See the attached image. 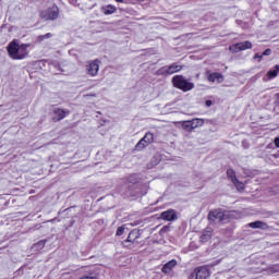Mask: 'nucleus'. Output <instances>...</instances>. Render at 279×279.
I'll use <instances>...</instances> for the list:
<instances>
[{
  "label": "nucleus",
  "instance_id": "obj_29",
  "mask_svg": "<svg viewBox=\"0 0 279 279\" xmlns=\"http://www.w3.org/2000/svg\"><path fill=\"white\" fill-rule=\"evenodd\" d=\"M126 195L130 196V197H134L135 195H141V193L129 191V192L126 193Z\"/></svg>",
  "mask_w": 279,
  "mask_h": 279
},
{
  "label": "nucleus",
  "instance_id": "obj_19",
  "mask_svg": "<svg viewBox=\"0 0 279 279\" xmlns=\"http://www.w3.org/2000/svg\"><path fill=\"white\" fill-rule=\"evenodd\" d=\"M129 184H138L141 182V177L138 174H131L128 177Z\"/></svg>",
  "mask_w": 279,
  "mask_h": 279
},
{
  "label": "nucleus",
  "instance_id": "obj_2",
  "mask_svg": "<svg viewBox=\"0 0 279 279\" xmlns=\"http://www.w3.org/2000/svg\"><path fill=\"white\" fill-rule=\"evenodd\" d=\"M172 84L174 88H179L183 93H189V90H193L195 88V84L189 82L183 75H174L172 77Z\"/></svg>",
  "mask_w": 279,
  "mask_h": 279
},
{
  "label": "nucleus",
  "instance_id": "obj_4",
  "mask_svg": "<svg viewBox=\"0 0 279 279\" xmlns=\"http://www.w3.org/2000/svg\"><path fill=\"white\" fill-rule=\"evenodd\" d=\"M59 16L60 8H58V5L56 4L40 12V17L44 19L45 21H57Z\"/></svg>",
  "mask_w": 279,
  "mask_h": 279
},
{
  "label": "nucleus",
  "instance_id": "obj_12",
  "mask_svg": "<svg viewBox=\"0 0 279 279\" xmlns=\"http://www.w3.org/2000/svg\"><path fill=\"white\" fill-rule=\"evenodd\" d=\"M160 218L163 219V221H175L178 219V215L175 214V210L168 209L161 213Z\"/></svg>",
  "mask_w": 279,
  "mask_h": 279
},
{
  "label": "nucleus",
  "instance_id": "obj_14",
  "mask_svg": "<svg viewBox=\"0 0 279 279\" xmlns=\"http://www.w3.org/2000/svg\"><path fill=\"white\" fill-rule=\"evenodd\" d=\"M213 239V228L207 227L204 231L203 234L201 235V242L202 243H208Z\"/></svg>",
  "mask_w": 279,
  "mask_h": 279
},
{
  "label": "nucleus",
  "instance_id": "obj_20",
  "mask_svg": "<svg viewBox=\"0 0 279 279\" xmlns=\"http://www.w3.org/2000/svg\"><path fill=\"white\" fill-rule=\"evenodd\" d=\"M232 184H234V186L238 191L245 190V184H243V182L239 181V179H236V178H232Z\"/></svg>",
  "mask_w": 279,
  "mask_h": 279
},
{
  "label": "nucleus",
  "instance_id": "obj_36",
  "mask_svg": "<svg viewBox=\"0 0 279 279\" xmlns=\"http://www.w3.org/2000/svg\"><path fill=\"white\" fill-rule=\"evenodd\" d=\"M116 1H118V3H123V0H116Z\"/></svg>",
  "mask_w": 279,
  "mask_h": 279
},
{
  "label": "nucleus",
  "instance_id": "obj_10",
  "mask_svg": "<svg viewBox=\"0 0 279 279\" xmlns=\"http://www.w3.org/2000/svg\"><path fill=\"white\" fill-rule=\"evenodd\" d=\"M101 61H99L98 59L94 60V61H89L87 64V73L88 75H90L92 77L97 76V74L99 73V64Z\"/></svg>",
  "mask_w": 279,
  "mask_h": 279
},
{
  "label": "nucleus",
  "instance_id": "obj_37",
  "mask_svg": "<svg viewBox=\"0 0 279 279\" xmlns=\"http://www.w3.org/2000/svg\"><path fill=\"white\" fill-rule=\"evenodd\" d=\"M138 1H145V0H138Z\"/></svg>",
  "mask_w": 279,
  "mask_h": 279
},
{
  "label": "nucleus",
  "instance_id": "obj_32",
  "mask_svg": "<svg viewBox=\"0 0 279 279\" xmlns=\"http://www.w3.org/2000/svg\"><path fill=\"white\" fill-rule=\"evenodd\" d=\"M254 59H255V60L258 59V62H260V60H263V54L256 53V54L254 56Z\"/></svg>",
  "mask_w": 279,
  "mask_h": 279
},
{
  "label": "nucleus",
  "instance_id": "obj_24",
  "mask_svg": "<svg viewBox=\"0 0 279 279\" xmlns=\"http://www.w3.org/2000/svg\"><path fill=\"white\" fill-rule=\"evenodd\" d=\"M49 38H53V34L47 33L46 35H39L37 37V43H43V40H47Z\"/></svg>",
  "mask_w": 279,
  "mask_h": 279
},
{
  "label": "nucleus",
  "instance_id": "obj_13",
  "mask_svg": "<svg viewBox=\"0 0 279 279\" xmlns=\"http://www.w3.org/2000/svg\"><path fill=\"white\" fill-rule=\"evenodd\" d=\"M195 274L196 279H206L210 277V270L205 266L196 268Z\"/></svg>",
  "mask_w": 279,
  "mask_h": 279
},
{
  "label": "nucleus",
  "instance_id": "obj_8",
  "mask_svg": "<svg viewBox=\"0 0 279 279\" xmlns=\"http://www.w3.org/2000/svg\"><path fill=\"white\" fill-rule=\"evenodd\" d=\"M81 279H99V268L95 266L86 267Z\"/></svg>",
  "mask_w": 279,
  "mask_h": 279
},
{
  "label": "nucleus",
  "instance_id": "obj_30",
  "mask_svg": "<svg viewBox=\"0 0 279 279\" xmlns=\"http://www.w3.org/2000/svg\"><path fill=\"white\" fill-rule=\"evenodd\" d=\"M262 56H271V49L267 48Z\"/></svg>",
  "mask_w": 279,
  "mask_h": 279
},
{
  "label": "nucleus",
  "instance_id": "obj_33",
  "mask_svg": "<svg viewBox=\"0 0 279 279\" xmlns=\"http://www.w3.org/2000/svg\"><path fill=\"white\" fill-rule=\"evenodd\" d=\"M205 106H207V108H210V106H213V100H206Z\"/></svg>",
  "mask_w": 279,
  "mask_h": 279
},
{
  "label": "nucleus",
  "instance_id": "obj_27",
  "mask_svg": "<svg viewBox=\"0 0 279 279\" xmlns=\"http://www.w3.org/2000/svg\"><path fill=\"white\" fill-rule=\"evenodd\" d=\"M125 233V227H119L117 232H116V236H123V234Z\"/></svg>",
  "mask_w": 279,
  "mask_h": 279
},
{
  "label": "nucleus",
  "instance_id": "obj_35",
  "mask_svg": "<svg viewBox=\"0 0 279 279\" xmlns=\"http://www.w3.org/2000/svg\"><path fill=\"white\" fill-rule=\"evenodd\" d=\"M276 104H279V93L276 94V100H275Z\"/></svg>",
  "mask_w": 279,
  "mask_h": 279
},
{
  "label": "nucleus",
  "instance_id": "obj_11",
  "mask_svg": "<svg viewBox=\"0 0 279 279\" xmlns=\"http://www.w3.org/2000/svg\"><path fill=\"white\" fill-rule=\"evenodd\" d=\"M52 113L54 114V117H52V121L58 122L62 121V119H65V117L69 114V111L61 108H54Z\"/></svg>",
  "mask_w": 279,
  "mask_h": 279
},
{
  "label": "nucleus",
  "instance_id": "obj_31",
  "mask_svg": "<svg viewBox=\"0 0 279 279\" xmlns=\"http://www.w3.org/2000/svg\"><path fill=\"white\" fill-rule=\"evenodd\" d=\"M161 233L169 232V226H165L160 230Z\"/></svg>",
  "mask_w": 279,
  "mask_h": 279
},
{
  "label": "nucleus",
  "instance_id": "obj_17",
  "mask_svg": "<svg viewBox=\"0 0 279 279\" xmlns=\"http://www.w3.org/2000/svg\"><path fill=\"white\" fill-rule=\"evenodd\" d=\"M175 265H178V262L175 259H172V260L165 264L161 271L163 274H169V271H171L173 269V267H175Z\"/></svg>",
  "mask_w": 279,
  "mask_h": 279
},
{
  "label": "nucleus",
  "instance_id": "obj_28",
  "mask_svg": "<svg viewBox=\"0 0 279 279\" xmlns=\"http://www.w3.org/2000/svg\"><path fill=\"white\" fill-rule=\"evenodd\" d=\"M227 175L229 179H231V182H232V178H236V174H234V170H227Z\"/></svg>",
  "mask_w": 279,
  "mask_h": 279
},
{
  "label": "nucleus",
  "instance_id": "obj_16",
  "mask_svg": "<svg viewBox=\"0 0 279 279\" xmlns=\"http://www.w3.org/2000/svg\"><path fill=\"white\" fill-rule=\"evenodd\" d=\"M208 82H218V84H221V82H223V75H221V73L214 72L208 75Z\"/></svg>",
  "mask_w": 279,
  "mask_h": 279
},
{
  "label": "nucleus",
  "instance_id": "obj_3",
  "mask_svg": "<svg viewBox=\"0 0 279 279\" xmlns=\"http://www.w3.org/2000/svg\"><path fill=\"white\" fill-rule=\"evenodd\" d=\"M208 219L210 223H228L230 219V213L222 209H214L209 211Z\"/></svg>",
  "mask_w": 279,
  "mask_h": 279
},
{
  "label": "nucleus",
  "instance_id": "obj_1",
  "mask_svg": "<svg viewBox=\"0 0 279 279\" xmlns=\"http://www.w3.org/2000/svg\"><path fill=\"white\" fill-rule=\"evenodd\" d=\"M28 47H32V45L31 44L19 45L15 41H12L8 46V53L10 58H12V60H23L27 58V53H29L27 51Z\"/></svg>",
  "mask_w": 279,
  "mask_h": 279
},
{
  "label": "nucleus",
  "instance_id": "obj_5",
  "mask_svg": "<svg viewBox=\"0 0 279 279\" xmlns=\"http://www.w3.org/2000/svg\"><path fill=\"white\" fill-rule=\"evenodd\" d=\"M138 239H141V230L133 229L126 240L122 242L123 247H132V244L137 243Z\"/></svg>",
  "mask_w": 279,
  "mask_h": 279
},
{
  "label": "nucleus",
  "instance_id": "obj_6",
  "mask_svg": "<svg viewBox=\"0 0 279 279\" xmlns=\"http://www.w3.org/2000/svg\"><path fill=\"white\" fill-rule=\"evenodd\" d=\"M182 69V65L178 63H172L171 65L162 66L158 70L159 75H173V73H180V70Z\"/></svg>",
  "mask_w": 279,
  "mask_h": 279
},
{
  "label": "nucleus",
  "instance_id": "obj_7",
  "mask_svg": "<svg viewBox=\"0 0 279 279\" xmlns=\"http://www.w3.org/2000/svg\"><path fill=\"white\" fill-rule=\"evenodd\" d=\"M154 143V133H146L145 136L140 140V142L136 144L135 149L137 151H141L145 149L148 145H151Z\"/></svg>",
  "mask_w": 279,
  "mask_h": 279
},
{
  "label": "nucleus",
  "instance_id": "obj_18",
  "mask_svg": "<svg viewBox=\"0 0 279 279\" xmlns=\"http://www.w3.org/2000/svg\"><path fill=\"white\" fill-rule=\"evenodd\" d=\"M101 12L106 16H108L110 14H114V12H117V7H114L112 4L105 5V7L101 8Z\"/></svg>",
  "mask_w": 279,
  "mask_h": 279
},
{
  "label": "nucleus",
  "instance_id": "obj_22",
  "mask_svg": "<svg viewBox=\"0 0 279 279\" xmlns=\"http://www.w3.org/2000/svg\"><path fill=\"white\" fill-rule=\"evenodd\" d=\"M190 123H192V129L195 130V129L202 128V125H204V120L203 119H193V120H190Z\"/></svg>",
  "mask_w": 279,
  "mask_h": 279
},
{
  "label": "nucleus",
  "instance_id": "obj_9",
  "mask_svg": "<svg viewBox=\"0 0 279 279\" xmlns=\"http://www.w3.org/2000/svg\"><path fill=\"white\" fill-rule=\"evenodd\" d=\"M230 51H232V53H239V51H245L247 49H252V41H242V43H238L235 45L230 46Z\"/></svg>",
  "mask_w": 279,
  "mask_h": 279
},
{
  "label": "nucleus",
  "instance_id": "obj_21",
  "mask_svg": "<svg viewBox=\"0 0 279 279\" xmlns=\"http://www.w3.org/2000/svg\"><path fill=\"white\" fill-rule=\"evenodd\" d=\"M279 73V65H275V70H270L267 72L268 80H274V77H277Z\"/></svg>",
  "mask_w": 279,
  "mask_h": 279
},
{
  "label": "nucleus",
  "instance_id": "obj_15",
  "mask_svg": "<svg viewBox=\"0 0 279 279\" xmlns=\"http://www.w3.org/2000/svg\"><path fill=\"white\" fill-rule=\"evenodd\" d=\"M248 228L259 229V230H267L269 228V225H267L264 221L257 220V221H254V222H250Z\"/></svg>",
  "mask_w": 279,
  "mask_h": 279
},
{
  "label": "nucleus",
  "instance_id": "obj_34",
  "mask_svg": "<svg viewBox=\"0 0 279 279\" xmlns=\"http://www.w3.org/2000/svg\"><path fill=\"white\" fill-rule=\"evenodd\" d=\"M275 145H276V147H279V137L275 138Z\"/></svg>",
  "mask_w": 279,
  "mask_h": 279
},
{
  "label": "nucleus",
  "instance_id": "obj_26",
  "mask_svg": "<svg viewBox=\"0 0 279 279\" xmlns=\"http://www.w3.org/2000/svg\"><path fill=\"white\" fill-rule=\"evenodd\" d=\"M268 271H270V274H279V264H275V265L270 266L268 268Z\"/></svg>",
  "mask_w": 279,
  "mask_h": 279
},
{
  "label": "nucleus",
  "instance_id": "obj_23",
  "mask_svg": "<svg viewBox=\"0 0 279 279\" xmlns=\"http://www.w3.org/2000/svg\"><path fill=\"white\" fill-rule=\"evenodd\" d=\"M182 128L185 132H193V125L191 123V120H187V121H183L182 122Z\"/></svg>",
  "mask_w": 279,
  "mask_h": 279
},
{
  "label": "nucleus",
  "instance_id": "obj_25",
  "mask_svg": "<svg viewBox=\"0 0 279 279\" xmlns=\"http://www.w3.org/2000/svg\"><path fill=\"white\" fill-rule=\"evenodd\" d=\"M46 243H47V241L40 240L39 242H37V243L34 245V247H35V250H43V247H45Z\"/></svg>",
  "mask_w": 279,
  "mask_h": 279
}]
</instances>
